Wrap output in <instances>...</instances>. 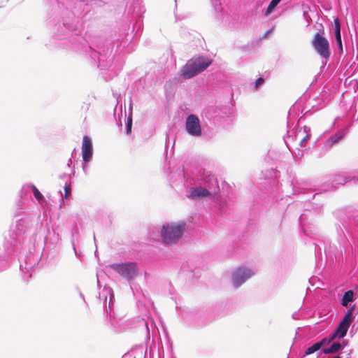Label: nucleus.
<instances>
[{
    "label": "nucleus",
    "mask_w": 358,
    "mask_h": 358,
    "mask_svg": "<svg viewBox=\"0 0 358 358\" xmlns=\"http://www.w3.org/2000/svg\"><path fill=\"white\" fill-rule=\"evenodd\" d=\"M355 306L350 307L348 310L343 320L339 323L336 329L328 337L324 338L320 341H319L322 348L327 345L331 344V342H333L336 338H342L346 335L350 325L354 319L353 313L355 311Z\"/></svg>",
    "instance_id": "nucleus-2"
},
{
    "label": "nucleus",
    "mask_w": 358,
    "mask_h": 358,
    "mask_svg": "<svg viewBox=\"0 0 358 358\" xmlns=\"http://www.w3.org/2000/svg\"><path fill=\"white\" fill-rule=\"evenodd\" d=\"M24 221L23 220H18L16 222L15 227L19 232H22L24 228Z\"/></svg>",
    "instance_id": "nucleus-23"
},
{
    "label": "nucleus",
    "mask_w": 358,
    "mask_h": 358,
    "mask_svg": "<svg viewBox=\"0 0 358 358\" xmlns=\"http://www.w3.org/2000/svg\"><path fill=\"white\" fill-rule=\"evenodd\" d=\"M306 215L305 214H302L299 217V222H300V224L301 226L302 230L303 231V232L306 234H308V233L306 231Z\"/></svg>",
    "instance_id": "nucleus-19"
},
{
    "label": "nucleus",
    "mask_w": 358,
    "mask_h": 358,
    "mask_svg": "<svg viewBox=\"0 0 358 358\" xmlns=\"http://www.w3.org/2000/svg\"><path fill=\"white\" fill-rule=\"evenodd\" d=\"M71 192V186L69 185H66L64 187V198H66Z\"/></svg>",
    "instance_id": "nucleus-28"
},
{
    "label": "nucleus",
    "mask_w": 358,
    "mask_h": 358,
    "mask_svg": "<svg viewBox=\"0 0 358 358\" xmlns=\"http://www.w3.org/2000/svg\"><path fill=\"white\" fill-rule=\"evenodd\" d=\"M351 353H352L351 350H342V351L341 352V355H342L341 357L343 358H351Z\"/></svg>",
    "instance_id": "nucleus-24"
},
{
    "label": "nucleus",
    "mask_w": 358,
    "mask_h": 358,
    "mask_svg": "<svg viewBox=\"0 0 358 358\" xmlns=\"http://www.w3.org/2000/svg\"><path fill=\"white\" fill-rule=\"evenodd\" d=\"M281 1V0H271L270 2L273 6L276 7L277 5Z\"/></svg>",
    "instance_id": "nucleus-30"
},
{
    "label": "nucleus",
    "mask_w": 358,
    "mask_h": 358,
    "mask_svg": "<svg viewBox=\"0 0 358 358\" xmlns=\"http://www.w3.org/2000/svg\"><path fill=\"white\" fill-rule=\"evenodd\" d=\"M321 209H322V206H319V205H317V206L315 208V207L313 208V210L317 213H319L321 211Z\"/></svg>",
    "instance_id": "nucleus-29"
},
{
    "label": "nucleus",
    "mask_w": 358,
    "mask_h": 358,
    "mask_svg": "<svg viewBox=\"0 0 358 358\" xmlns=\"http://www.w3.org/2000/svg\"><path fill=\"white\" fill-rule=\"evenodd\" d=\"M211 60L206 57H194L189 59L181 70V75L185 79H189L206 69Z\"/></svg>",
    "instance_id": "nucleus-4"
},
{
    "label": "nucleus",
    "mask_w": 358,
    "mask_h": 358,
    "mask_svg": "<svg viewBox=\"0 0 358 358\" xmlns=\"http://www.w3.org/2000/svg\"><path fill=\"white\" fill-rule=\"evenodd\" d=\"M185 130L193 137L199 138L202 135V129L199 117L194 114L189 115L185 120Z\"/></svg>",
    "instance_id": "nucleus-7"
},
{
    "label": "nucleus",
    "mask_w": 358,
    "mask_h": 358,
    "mask_svg": "<svg viewBox=\"0 0 358 358\" xmlns=\"http://www.w3.org/2000/svg\"><path fill=\"white\" fill-rule=\"evenodd\" d=\"M108 296H109V308H110L112 300L114 297L113 291L110 287L105 286L99 293V299L103 300V303H105Z\"/></svg>",
    "instance_id": "nucleus-13"
},
{
    "label": "nucleus",
    "mask_w": 358,
    "mask_h": 358,
    "mask_svg": "<svg viewBox=\"0 0 358 358\" xmlns=\"http://www.w3.org/2000/svg\"><path fill=\"white\" fill-rule=\"evenodd\" d=\"M92 57L94 59H96L97 57L98 61H99V66L106 67L107 65H105L104 63V58H105V54H101L99 51H94L92 55Z\"/></svg>",
    "instance_id": "nucleus-16"
},
{
    "label": "nucleus",
    "mask_w": 358,
    "mask_h": 358,
    "mask_svg": "<svg viewBox=\"0 0 358 358\" xmlns=\"http://www.w3.org/2000/svg\"><path fill=\"white\" fill-rule=\"evenodd\" d=\"M317 195H318V194H313V198H315V196H317Z\"/></svg>",
    "instance_id": "nucleus-38"
},
{
    "label": "nucleus",
    "mask_w": 358,
    "mask_h": 358,
    "mask_svg": "<svg viewBox=\"0 0 358 358\" xmlns=\"http://www.w3.org/2000/svg\"><path fill=\"white\" fill-rule=\"evenodd\" d=\"M292 317H293V318H294V319H296V315H294H294H292Z\"/></svg>",
    "instance_id": "nucleus-37"
},
{
    "label": "nucleus",
    "mask_w": 358,
    "mask_h": 358,
    "mask_svg": "<svg viewBox=\"0 0 358 358\" xmlns=\"http://www.w3.org/2000/svg\"><path fill=\"white\" fill-rule=\"evenodd\" d=\"M334 358H343V357L341 356H340V355H337Z\"/></svg>",
    "instance_id": "nucleus-34"
},
{
    "label": "nucleus",
    "mask_w": 358,
    "mask_h": 358,
    "mask_svg": "<svg viewBox=\"0 0 358 358\" xmlns=\"http://www.w3.org/2000/svg\"><path fill=\"white\" fill-rule=\"evenodd\" d=\"M354 301V292L352 290H348L345 292L341 299V305L344 307H348L350 303Z\"/></svg>",
    "instance_id": "nucleus-15"
},
{
    "label": "nucleus",
    "mask_w": 358,
    "mask_h": 358,
    "mask_svg": "<svg viewBox=\"0 0 358 358\" xmlns=\"http://www.w3.org/2000/svg\"><path fill=\"white\" fill-rule=\"evenodd\" d=\"M32 189H33V193H34L35 198L38 201H40L41 199H42V198H43L42 194H41V192L38 191V189L34 185L32 186Z\"/></svg>",
    "instance_id": "nucleus-21"
},
{
    "label": "nucleus",
    "mask_w": 358,
    "mask_h": 358,
    "mask_svg": "<svg viewBox=\"0 0 358 358\" xmlns=\"http://www.w3.org/2000/svg\"><path fill=\"white\" fill-rule=\"evenodd\" d=\"M334 34L335 35L341 34V25L338 18L334 20Z\"/></svg>",
    "instance_id": "nucleus-20"
},
{
    "label": "nucleus",
    "mask_w": 358,
    "mask_h": 358,
    "mask_svg": "<svg viewBox=\"0 0 358 358\" xmlns=\"http://www.w3.org/2000/svg\"><path fill=\"white\" fill-rule=\"evenodd\" d=\"M275 8V6H273V5H272V4L270 3H269V5H268V8H267V9H266V12H265V15H266V16H267V15H268L269 14H271V13L273 11V10H274V8Z\"/></svg>",
    "instance_id": "nucleus-27"
},
{
    "label": "nucleus",
    "mask_w": 358,
    "mask_h": 358,
    "mask_svg": "<svg viewBox=\"0 0 358 358\" xmlns=\"http://www.w3.org/2000/svg\"><path fill=\"white\" fill-rule=\"evenodd\" d=\"M87 162H85L83 164V171L86 173H87V165L86 164Z\"/></svg>",
    "instance_id": "nucleus-31"
},
{
    "label": "nucleus",
    "mask_w": 358,
    "mask_h": 358,
    "mask_svg": "<svg viewBox=\"0 0 358 358\" xmlns=\"http://www.w3.org/2000/svg\"><path fill=\"white\" fill-rule=\"evenodd\" d=\"M8 267V264L7 262L0 259V271H2L6 269Z\"/></svg>",
    "instance_id": "nucleus-25"
},
{
    "label": "nucleus",
    "mask_w": 358,
    "mask_h": 358,
    "mask_svg": "<svg viewBox=\"0 0 358 358\" xmlns=\"http://www.w3.org/2000/svg\"><path fill=\"white\" fill-rule=\"evenodd\" d=\"M93 148L92 140L87 136H85L82 144V156L84 162H90L92 158Z\"/></svg>",
    "instance_id": "nucleus-10"
},
{
    "label": "nucleus",
    "mask_w": 358,
    "mask_h": 358,
    "mask_svg": "<svg viewBox=\"0 0 358 358\" xmlns=\"http://www.w3.org/2000/svg\"><path fill=\"white\" fill-rule=\"evenodd\" d=\"M321 348H322V346L320 345V343L319 342H317V343H314L313 345L308 348L306 350L305 354L306 355L313 354Z\"/></svg>",
    "instance_id": "nucleus-17"
},
{
    "label": "nucleus",
    "mask_w": 358,
    "mask_h": 358,
    "mask_svg": "<svg viewBox=\"0 0 358 358\" xmlns=\"http://www.w3.org/2000/svg\"><path fill=\"white\" fill-rule=\"evenodd\" d=\"M108 266L129 282L136 279L139 274L138 265L135 262L115 263Z\"/></svg>",
    "instance_id": "nucleus-5"
},
{
    "label": "nucleus",
    "mask_w": 358,
    "mask_h": 358,
    "mask_svg": "<svg viewBox=\"0 0 358 358\" xmlns=\"http://www.w3.org/2000/svg\"><path fill=\"white\" fill-rule=\"evenodd\" d=\"M131 126H132V118H131V113H130L127 118V121L126 122V133L127 134L131 133Z\"/></svg>",
    "instance_id": "nucleus-18"
},
{
    "label": "nucleus",
    "mask_w": 358,
    "mask_h": 358,
    "mask_svg": "<svg viewBox=\"0 0 358 358\" xmlns=\"http://www.w3.org/2000/svg\"><path fill=\"white\" fill-rule=\"evenodd\" d=\"M71 162H72V160H71V159H69V164H68V165L69 166V165H70V164H71Z\"/></svg>",
    "instance_id": "nucleus-35"
},
{
    "label": "nucleus",
    "mask_w": 358,
    "mask_h": 358,
    "mask_svg": "<svg viewBox=\"0 0 358 358\" xmlns=\"http://www.w3.org/2000/svg\"><path fill=\"white\" fill-rule=\"evenodd\" d=\"M345 345H341L339 342H331V344L329 348H325L322 349V352L324 354H332L338 352H341L342 350H344Z\"/></svg>",
    "instance_id": "nucleus-14"
},
{
    "label": "nucleus",
    "mask_w": 358,
    "mask_h": 358,
    "mask_svg": "<svg viewBox=\"0 0 358 358\" xmlns=\"http://www.w3.org/2000/svg\"><path fill=\"white\" fill-rule=\"evenodd\" d=\"M355 220L357 222V224L358 225V214L355 215Z\"/></svg>",
    "instance_id": "nucleus-32"
},
{
    "label": "nucleus",
    "mask_w": 358,
    "mask_h": 358,
    "mask_svg": "<svg viewBox=\"0 0 358 358\" xmlns=\"http://www.w3.org/2000/svg\"><path fill=\"white\" fill-rule=\"evenodd\" d=\"M294 192H295V193H299V192H297L296 189H294Z\"/></svg>",
    "instance_id": "nucleus-39"
},
{
    "label": "nucleus",
    "mask_w": 358,
    "mask_h": 358,
    "mask_svg": "<svg viewBox=\"0 0 358 358\" xmlns=\"http://www.w3.org/2000/svg\"><path fill=\"white\" fill-rule=\"evenodd\" d=\"M336 41L337 43V45L338 47V49L340 52H343V45H342V40H341V35H335Z\"/></svg>",
    "instance_id": "nucleus-22"
},
{
    "label": "nucleus",
    "mask_w": 358,
    "mask_h": 358,
    "mask_svg": "<svg viewBox=\"0 0 358 358\" xmlns=\"http://www.w3.org/2000/svg\"><path fill=\"white\" fill-rule=\"evenodd\" d=\"M291 110H292V109H290V110L289 111V120H288V124H289V122H290Z\"/></svg>",
    "instance_id": "nucleus-33"
},
{
    "label": "nucleus",
    "mask_w": 358,
    "mask_h": 358,
    "mask_svg": "<svg viewBox=\"0 0 358 358\" xmlns=\"http://www.w3.org/2000/svg\"><path fill=\"white\" fill-rule=\"evenodd\" d=\"M312 45L315 51L322 57L328 59L331 52L328 40L319 33L315 34L312 41Z\"/></svg>",
    "instance_id": "nucleus-6"
},
{
    "label": "nucleus",
    "mask_w": 358,
    "mask_h": 358,
    "mask_svg": "<svg viewBox=\"0 0 358 358\" xmlns=\"http://www.w3.org/2000/svg\"><path fill=\"white\" fill-rule=\"evenodd\" d=\"M201 181L204 187L198 186L189 189L187 197L199 200L205 197L214 196L219 192V185L216 177L207 172L204 173Z\"/></svg>",
    "instance_id": "nucleus-1"
},
{
    "label": "nucleus",
    "mask_w": 358,
    "mask_h": 358,
    "mask_svg": "<svg viewBox=\"0 0 358 358\" xmlns=\"http://www.w3.org/2000/svg\"><path fill=\"white\" fill-rule=\"evenodd\" d=\"M351 181L355 182L358 181V176L354 172L338 173L331 178V182L334 187H337Z\"/></svg>",
    "instance_id": "nucleus-9"
},
{
    "label": "nucleus",
    "mask_w": 358,
    "mask_h": 358,
    "mask_svg": "<svg viewBox=\"0 0 358 358\" xmlns=\"http://www.w3.org/2000/svg\"><path fill=\"white\" fill-rule=\"evenodd\" d=\"M264 83V78H259L256 81H255V87L256 89L259 88L261 85H263V83Z\"/></svg>",
    "instance_id": "nucleus-26"
},
{
    "label": "nucleus",
    "mask_w": 358,
    "mask_h": 358,
    "mask_svg": "<svg viewBox=\"0 0 358 358\" xmlns=\"http://www.w3.org/2000/svg\"><path fill=\"white\" fill-rule=\"evenodd\" d=\"M345 135L344 130H340L334 135L330 136L325 142L324 146L330 149L333 145L336 144L341 139H342Z\"/></svg>",
    "instance_id": "nucleus-11"
},
{
    "label": "nucleus",
    "mask_w": 358,
    "mask_h": 358,
    "mask_svg": "<svg viewBox=\"0 0 358 358\" xmlns=\"http://www.w3.org/2000/svg\"><path fill=\"white\" fill-rule=\"evenodd\" d=\"M255 275V271L246 267H239L232 274V282L235 287H240Z\"/></svg>",
    "instance_id": "nucleus-8"
},
{
    "label": "nucleus",
    "mask_w": 358,
    "mask_h": 358,
    "mask_svg": "<svg viewBox=\"0 0 358 358\" xmlns=\"http://www.w3.org/2000/svg\"><path fill=\"white\" fill-rule=\"evenodd\" d=\"M185 229L184 222L164 224L161 230V237L166 245H173L181 238Z\"/></svg>",
    "instance_id": "nucleus-3"
},
{
    "label": "nucleus",
    "mask_w": 358,
    "mask_h": 358,
    "mask_svg": "<svg viewBox=\"0 0 358 358\" xmlns=\"http://www.w3.org/2000/svg\"><path fill=\"white\" fill-rule=\"evenodd\" d=\"M310 128L308 127H303L301 129L296 135V139L299 140V145L303 146L304 144L309 140L310 134H308Z\"/></svg>",
    "instance_id": "nucleus-12"
},
{
    "label": "nucleus",
    "mask_w": 358,
    "mask_h": 358,
    "mask_svg": "<svg viewBox=\"0 0 358 358\" xmlns=\"http://www.w3.org/2000/svg\"><path fill=\"white\" fill-rule=\"evenodd\" d=\"M60 194H62V199H64V195L62 194V192H60Z\"/></svg>",
    "instance_id": "nucleus-36"
}]
</instances>
